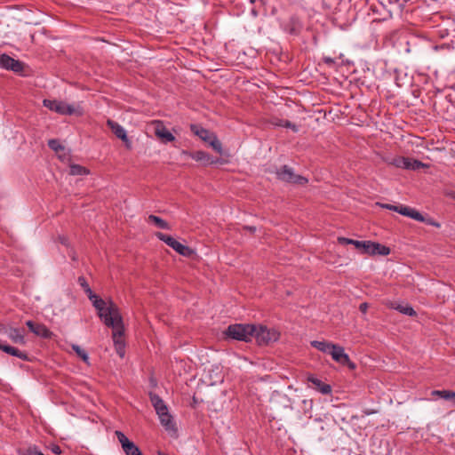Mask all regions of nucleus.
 I'll list each match as a JSON object with an SVG mask.
<instances>
[{"instance_id":"f257e3e1","label":"nucleus","mask_w":455,"mask_h":455,"mask_svg":"<svg viewBox=\"0 0 455 455\" xmlns=\"http://www.w3.org/2000/svg\"><path fill=\"white\" fill-rule=\"evenodd\" d=\"M255 331V324L235 323L230 324L224 331V334L227 338L248 342L251 341Z\"/></svg>"},{"instance_id":"f03ea898","label":"nucleus","mask_w":455,"mask_h":455,"mask_svg":"<svg viewBox=\"0 0 455 455\" xmlns=\"http://www.w3.org/2000/svg\"><path fill=\"white\" fill-rule=\"evenodd\" d=\"M255 330L256 331H253V337L260 346L275 342L280 336V333L276 330L268 329L263 325H255Z\"/></svg>"},{"instance_id":"7ed1b4c3","label":"nucleus","mask_w":455,"mask_h":455,"mask_svg":"<svg viewBox=\"0 0 455 455\" xmlns=\"http://www.w3.org/2000/svg\"><path fill=\"white\" fill-rule=\"evenodd\" d=\"M100 319L108 327H116L122 323V316L117 306L110 302L109 306L100 314Z\"/></svg>"},{"instance_id":"20e7f679","label":"nucleus","mask_w":455,"mask_h":455,"mask_svg":"<svg viewBox=\"0 0 455 455\" xmlns=\"http://www.w3.org/2000/svg\"><path fill=\"white\" fill-rule=\"evenodd\" d=\"M277 178L284 182L304 185L307 183V179L298 175L294 172L293 169L288 165H283L276 171Z\"/></svg>"},{"instance_id":"39448f33","label":"nucleus","mask_w":455,"mask_h":455,"mask_svg":"<svg viewBox=\"0 0 455 455\" xmlns=\"http://www.w3.org/2000/svg\"><path fill=\"white\" fill-rule=\"evenodd\" d=\"M156 236L182 256L189 257L193 253V250L190 247L182 244L169 235L157 232L156 233Z\"/></svg>"},{"instance_id":"423d86ee","label":"nucleus","mask_w":455,"mask_h":455,"mask_svg":"<svg viewBox=\"0 0 455 455\" xmlns=\"http://www.w3.org/2000/svg\"><path fill=\"white\" fill-rule=\"evenodd\" d=\"M44 106L52 111L60 115L76 114L77 110L74 105L68 104L65 101L56 100H44Z\"/></svg>"},{"instance_id":"0eeeda50","label":"nucleus","mask_w":455,"mask_h":455,"mask_svg":"<svg viewBox=\"0 0 455 455\" xmlns=\"http://www.w3.org/2000/svg\"><path fill=\"white\" fill-rule=\"evenodd\" d=\"M387 164L394 165L397 168H402V169H405V170H412V171H416L420 168L427 167V164L420 161L414 160L410 157H404V156H396V157L391 159L390 161H388Z\"/></svg>"},{"instance_id":"6e6552de","label":"nucleus","mask_w":455,"mask_h":455,"mask_svg":"<svg viewBox=\"0 0 455 455\" xmlns=\"http://www.w3.org/2000/svg\"><path fill=\"white\" fill-rule=\"evenodd\" d=\"M0 67L16 74H21L24 71L25 64L22 61L15 60L8 54L4 53L0 56Z\"/></svg>"},{"instance_id":"1a4fd4ad","label":"nucleus","mask_w":455,"mask_h":455,"mask_svg":"<svg viewBox=\"0 0 455 455\" xmlns=\"http://www.w3.org/2000/svg\"><path fill=\"white\" fill-rule=\"evenodd\" d=\"M115 435L126 455H142L140 448L132 441L129 440L122 431L116 430Z\"/></svg>"},{"instance_id":"9d476101","label":"nucleus","mask_w":455,"mask_h":455,"mask_svg":"<svg viewBox=\"0 0 455 455\" xmlns=\"http://www.w3.org/2000/svg\"><path fill=\"white\" fill-rule=\"evenodd\" d=\"M329 354L331 355L332 359L337 363L342 365H347L351 369L355 368V363L350 361L348 355L345 353L344 348L342 347L333 344Z\"/></svg>"},{"instance_id":"9b49d317","label":"nucleus","mask_w":455,"mask_h":455,"mask_svg":"<svg viewBox=\"0 0 455 455\" xmlns=\"http://www.w3.org/2000/svg\"><path fill=\"white\" fill-rule=\"evenodd\" d=\"M154 133L155 135L164 144L172 142L175 137L172 133L164 126V123L159 120L153 122Z\"/></svg>"},{"instance_id":"f8f14e48","label":"nucleus","mask_w":455,"mask_h":455,"mask_svg":"<svg viewBox=\"0 0 455 455\" xmlns=\"http://www.w3.org/2000/svg\"><path fill=\"white\" fill-rule=\"evenodd\" d=\"M107 125L111 132L124 143L128 149L132 148V141L129 140L126 131L122 125L110 119L107 121Z\"/></svg>"},{"instance_id":"ddd939ff","label":"nucleus","mask_w":455,"mask_h":455,"mask_svg":"<svg viewBox=\"0 0 455 455\" xmlns=\"http://www.w3.org/2000/svg\"><path fill=\"white\" fill-rule=\"evenodd\" d=\"M26 325L28 327L29 331L36 334V336L48 339L52 337V331L42 323H35L33 321L28 320L26 322Z\"/></svg>"},{"instance_id":"4468645a","label":"nucleus","mask_w":455,"mask_h":455,"mask_svg":"<svg viewBox=\"0 0 455 455\" xmlns=\"http://www.w3.org/2000/svg\"><path fill=\"white\" fill-rule=\"evenodd\" d=\"M184 154L189 155V156L194 159L196 162H200L204 165H210L216 164L218 160H214L209 154H207L204 151H196L193 153H188L186 151L183 152Z\"/></svg>"},{"instance_id":"2eb2a0df","label":"nucleus","mask_w":455,"mask_h":455,"mask_svg":"<svg viewBox=\"0 0 455 455\" xmlns=\"http://www.w3.org/2000/svg\"><path fill=\"white\" fill-rule=\"evenodd\" d=\"M0 349L8 355L18 357L23 361H28V355L27 353L22 352V351L19 350L18 348L12 347L1 340H0Z\"/></svg>"},{"instance_id":"dca6fc26","label":"nucleus","mask_w":455,"mask_h":455,"mask_svg":"<svg viewBox=\"0 0 455 455\" xmlns=\"http://www.w3.org/2000/svg\"><path fill=\"white\" fill-rule=\"evenodd\" d=\"M113 328V340L116 347L117 353L123 356L124 354L120 352L121 348L124 347V341L122 337L124 335V325L123 323L120 325H117Z\"/></svg>"},{"instance_id":"f3484780","label":"nucleus","mask_w":455,"mask_h":455,"mask_svg":"<svg viewBox=\"0 0 455 455\" xmlns=\"http://www.w3.org/2000/svg\"><path fill=\"white\" fill-rule=\"evenodd\" d=\"M307 381L312 383L315 388L323 395H329L331 392L330 385L323 383L321 379H317L314 375L307 376Z\"/></svg>"},{"instance_id":"a211bd4d","label":"nucleus","mask_w":455,"mask_h":455,"mask_svg":"<svg viewBox=\"0 0 455 455\" xmlns=\"http://www.w3.org/2000/svg\"><path fill=\"white\" fill-rule=\"evenodd\" d=\"M270 124L275 127H285L291 129L293 132H298L299 131V125L290 122L289 120L272 117L270 119Z\"/></svg>"},{"instance_id":"6ab92c4d","label":"nucleus","mask_w":455,"mask_h":455,"mask_svg":"<svg viewBox=\"0 0 455 455\" xmlns=\"http://www.w3.org/2000/svg\"><path fill=\"white\" fill-rule=\"evenodd\" d=\"M158 417L162 426L167 431L175 430V424L173 422L172 415L168 411V409L166 410V411H163L160 414H158Z\"/></svg>"},{"instance_id":"aec40b11","label":"nucleus","mask_w":455,"mask_h":455,"mask_svg":"<svg viewBox=\"0 0 455 455\" xmlns=\"http://www.w3.org/2000/svg\"><path fill=\"white\" fill-rule=\"evenodd\" d=\"M150 402L154 406L157 415L163 411H166L168 409L164 400L156 394L150 393L149 394Z\"/></svg>"},{"instance_id":"412c9836","label":"nucleus","mask_w":455,"mask_h":455,"mask_svg":"<svg viewBox=\"0 0 455 455\" xmlns=\"http://www.w3.org/2000/svg\"><path fill=\"white\" fill-rule=\"evenodd\" d=\"M7 336L11 339V340L18 345H25L26 339L24 334L20 329L17 328H10L7 331Z\"/></svg>"},{"instance_id":"4be33fe9","label":"nucleus","mask_w":455,"mask_h":455,"mask_svg":"<svg viewBox=\"0 0 455 455\" xmlns=\"http://www.w3.org/2000/svg\"><path fill=\"white\" fill-rule=\"evenodd\" d=\"M88 297L92 301L95 308L99 311V316L100 317L101 312L105 311L106 302L97 295L93 294L90 288H88Z\"/></svg>"},{"instance_id":"5701e85b","label":"nucleus","mask_w":455,"mask_h":455,"mask_svg":"<svg viewBox=\"0 0 455 455\" xmlns=\"http://www.w3.org/2000/svg\"><path fill=\"white\" fill-rule=\"evenodd\" d=\"M191 131L205 142H209L210 140L214 135L212 132H209L208 130L202 128V127H198L196 125H191Z\"/></svg>"},{"instance_id":"b1692460","label":"nucleus","mask_w":455,"mask_h":455,"mask_svg":"<svg viewBox=\"0 0 455 455\" xmlns=\"http://www.w3.org/2000/svg\"><path fill=\"white\" fill-rule=\"evenodd\" d=\"M391 307L406 315H415L414 309L407 304L403 305L399 302H392Z\"/></svg>"},{"instance_id":"393cba45","label":"nucleus","mask_w":455,"mask_h":455,"mask_svg":"<svg viewBox=\"0 0 455 455\" xmlns=\"http://www.w3.org/2000/svg\"><path fill=\"white\" fill-rule=\"evenodd\" d=\"M355 246L361 252L371 255V251L374 248V243L371 241H357L355 243Z\"/></svg>"},{"instance_id":"a878e982","label":"nucleus","mask_w":455,"mask_h":455,"mask_svg":"<svg viewBox=\"0 0 455 455\" xmlns=\"http://www.w3.org/2000/svg\"><path fill=\"white\" fill-rule=\"evenodd\" d=\"M148 221L155 224L158 228L166 229V230L171 229L169 223L158 216H156L153 214L149 215Z\"/></svg>"},{"instance_id":"bb28decb","label":"nucleus","mask_w":455,"mask_h":455,"mask_svg":"<svg viewBox=\"0 0 455 455\" xmlns=\"http://www.w3.org/2000/svg\"><path fill=\"white\" fill-rule=\"evenodd\" d=\"M311 346L319 351L329 354L333 344L325 341L313 340L311 341Z\"/></svg>"},{"instance_id":"cd10ccee","label":"nucleus","mask_w":455,"mask_h":455,"mask_svg":"<svg viewBox=\"0 0 455 455\" xmlns=\"http://www.w3.org/2000/svg\"><path fill=\"white\" fill-rule=\"evenodd\" d=\"M390 253V249L387 246L381 245L380 243H374V248L371 251V255H382L387 256Z\"/></svg>"},{"instance_id":"c85d7f7f","label":"nucleus","mask_w":455,"mask_h":455,"mask_svg":"<svg viewBox=\"0 0 455 455\" xmlns=\"http://www.w3.org/2000/svg\"><path fill=\"white\" fill-rule=\"evenodd\" d=\"M69 173L71 175L76 176V175H86L89 173V171L79 164H71L69 167Z\"/></svg>"},{"instance_id":"c756f323","label":"nucleus","mask_w":455,"mask_h":455,"mask_svg":"<svg viewBox=\"0 0 455 455\" xmlns=\"http://www.w3.org/2000/svg\"><path fill=\"white\" fill-rule=\"evenodd\" d=\"M208 143L212 148L213 150H215L217 153L220 155L222 154V144L215 134Z\"/></svg>"},{"instance_id":"7c9ffc66","label":"nucleus","mask_w":455,"mask_h":455,"mask_svg":"<svg viewBox=\"0 0 455 455\" xmlns=\"http://www.w3.org/2000/svg\"><path fill=\"white\" fill-rule=\"evenodd\" d=\"M450 390L443 389V390H434L431 392V400L436 401L439 399L445 400L446 395L449 393Z\"/></svg>"},{"instance_id":"2f4dec72","label":"nucleus","mask_w":455,"mask_h":455,"mask_svg":"<svg viewBox=\"0 0 455 455\" xmlns=\"http://www.w3.org/2000/svg\"><path fill=\"white\" fill-rule=\"evenodd\" d=\"M72 348L74 349V351L76 353V355L84 362V363H88V361H89V356L87 355V353L83 349L81 348L78 345H73L72 346Z\"/></svg>"},{"instance_id":"473e14b6","label":"nucleus","mask_w":455,"mask_h":455,"mask_svg":"<svg viewBox=\"0 0 455 455\" xmlns=\"http://www.w3.org/2000/svg\"><path fill=\"white\" fill-rule=\"evenodd\" d=\"M48 146L51 149L55 152L64 149V147L60 143L58 140L52 139L48 141Z\"/></svg>"},{"instance_id":"72a5a7b5","label":"nucleus","mask_w":455,"mask_h":455,"mask_svg":"<svg viewBox=\"0 0 455 455\" xmlns=\"http://www.w3.org/2000/svg\"><path fill=\"white\" fill-rule=\"evenodd\" d=\"M408 217L421 222H424L426 220L425 217L420 212H419L417 210L413 208H411Z\"/></svg>"},{"instance_id":"f704fd0d","label":"nucleus","mask_w":455,"mask_h":455,"mask_svg":"<svg viewBox=\"0 0 455 455\" xmlns=\"http://www.w3.org/2000/svg\"><path fill=\"white\" fill-rule=\"evenodd\" d=\"M444 401H448L452 406H455V392L450 390L446 395V399Z\"/></svg>"},{"instance_id":"c9c22d12","label":"nucleus","mask_w":455,"mask_h":455,"mask_svg":"<svg viewBox=\"0 0 455 455\" xmlns=\"http://www.w3.org/2000/svg\"><path fill=\"white\" fill-rule=\"evenodd\" d=\"M358 240H353V239H350V238H346V237H339V242L342 244H353L355 245V243H356Z\"/></svg>"},{"instance_id":"e433bc0d","label":"nucleus","mask_w":455,"mask_h":455,"mask_svg":"<svg viewBox=\"0 0 455 455\" xmlns=\"http://www.w3.org/2000/svg\"><path fill=\"white\" fill-rule=\"evenodd\" d=\"M411 211V207H408V206H399V209H398V212L403 216H407L409 215V212Z\"/></svg>"},{"instance_id":"4c0bfd02","label":"nucleus","mask_w":455,"mask_h":455,"mask_svg":"<svg viewBox=\"0 0 455 455\" xmlns=\"http://www.w3.org/2000/svg\"><path fill=\"white\" fill-rule=\"evenodd\" d=\"M367 308H368V304L367 303H362L360 306H359V309L361 312L363 313H365L367 311Z\"/></svg>"},{"instance_id":"58836bf2","label":"nucleus","mask_w":455,"mask_h":455,"mask_svg":"<svg viewBox=\"0 0 455 455\" xmlns=\"http://www.w3.org/2000/svg\"><path fill=\"white\" fill-rule=\"evenodd\" d=\"M52 451L53 453L55 454H60L61 453V449L60 446L58 445H54L52 448Z\"/></svg>"},{"instance_id":"ea45409f","label":"nucleus","mask_w":455,"mask_h":455,"mask_svg":"<svg viewBox=\"0 0 455 455\" xmlns=\"http://www.w3.org/2000/svg\"><path fill=\"white\" fill-rule=\"evenodd\" d=\"M427 224H428V225L435 226V227H436V228H439V227H440V224H439V223L435 222V221H432V220H430L429 219H428Z\"/></svg>"},{"instance_id":"a19ab883","label":"nucleus","mask_w":455,"mask_h":455,"mask_svg":"<svg viewBox=\"0 0 455 455\" xmlns=\"http://www.w3.org/2000/svg\"><path fill=\"white\" fill-rule=\"evenodd\" d=\"M324 62L331 64V63H334V60L331 58H325Z\"/></svg>"},{"instance_id":"79ce46f5","label":"nucleus","mask_w":455,"mask_h":455,"mask_svg":"<svg viewBox=\"0 0 455 455\" xmlns=\"http://www.w3.org/2000/svg\"><path fill=\"white\" fill-rule=\"evenodd\" d=\"M372 413H375V411H370V410H364L363 411V414L364 415H370V414H372Z\"/></svg>"},{"instance_id":"37998d69","label":"nucleus","mask_w":455,"mask_h":455,"mask_svg":"<svg viewBox=\"0 0 455 455\" xmlns=\"http://www.w3.org/2000/svg\"><path fill=\"white\" fill-rule=\"evenodd\" d=\"M81 285L84 286L85 288V291L88 292V288H90V287L88 286V284L85 283L84 279H83V283H81Z\"/></svg>"},{"instance_id":"c03bdc74","label":"nucleus","mask_w":455,"mask_h":455,"mask_svg":"<svg viewBox=\"0 0 455 455\" xmlns=\"http://www.w3.org/2000/svg\"><path fill=\"white\" fill-rule=\"evenodd\" d=\"M398 209H399V206H395V205H391L390 206V210L395 211L396 212H398Z\"/></svg>"},{"instance_id":"a18cd8bd","label":"nucleus","mask_w":455,"mask_h":455,"mask_svg":"<svg viewBox=\"0 0 455 455\" xmlns=\"http://www.w3.org/2000/svg\"><path fill=\"white\" fill-rule=\"evenodd\" d=\"M60 243H63V244H65V245H67V240H66V238H64V237L60 238Z\"/></svg>"},{"instance_id":"49530a36","label":"nucleus","mask_w":455,"mask_h":455,"mask_svg":"<svg viewBox=\"0 0 455 455\" xmlns=\"http://www.w3.org/2000/svg\"><path fill=\"white\" fill-rule=\"evenodd\" d=\"M390 206H391V204H385V205H383V207H385V208H387L388 210H390Z\"/></svg>"},{"instance_id":"de8ad7c7","label":"nucleus","mask_w":455,"mask_h":455,"mask_svg":"<svg viewBox=\"0 0 455 455\" xmlns=\"http://www.w3.org/2000/svg\"><path fill=\"white\" fill-rule=\"evenodd\" d=\"M157 454H158V455H167V454H165V453H164V452H163V451H158V452H157Z\"/></svg>"}]
</instances>
